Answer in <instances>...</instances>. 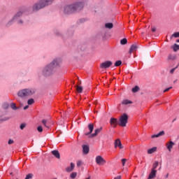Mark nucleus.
Segmentation results:
<instances>
[{"instance_id":"3","label":"nucleus","mask_w":179,"mask_h":179,"mask_svg":"<svg viewBox=\"0 0 179 179\" xmlns=\"http://www.w3.org/2000/svg\"><path fill=\"white\" fill-rule=\"evenodd\" d=\"M31 7L22 6L20 8L19 11L14 15L13 20H16L18 17H22L23 13H30L31 12Z\"/></svg>"},{"instance_id":"4","label":"nucleus","mask_w":179,"mask_h":179,"mask_svg":"<svg viewBox=\"0 0 179 179\" xmlns=\"http://www.w3.org/2000/svg\"><path fill=\"white\" fill-rule=\"evenodd\" d=\"M36 92L34 90L30 89H24L21 90L17 92L18 97H21L22 99L24 97H29V96H33Z\"/></svg>"},{"instance_id":"61","label":"nucleus","mask_w":179,"mask_h":179,"mask_svg":"<svg viewBox=\"0 0 179 179\" xmlns=\"http://www.w3.org/2000/svg\"><path fill=\"white\" fill-rule=\"evenodd\" d=\"M85 179H90V176H89L88 178H85Z\"/></svg>"},{"instance_id":"6","label":"nucleus","mask_w":179,"mask_h":179,"mask_svg":"<svg viewBox=\"0 0 179 179\" xmlns=\"http://www.w3.org/2000/svg\"><path fill=\"white\" fill-rule=\"evenodd\" d=\"M128 115L127 113H123L119 118V125L120 127H127L128 124Z\"/></svg>"},{"instance_id":"27","label":"nucleus","mask_w":179,"mask_h":179,"mask_svg":"<svg viewBox=\"0 0 179 179\" xmlns=\"http://www.w3.org/2000/svg\"><path fill=\"white\" fill-rule=\"evenodd\" d=\"M138 90H140L139 86L136 85L134 88H132L131 92H133V93H138Z\"/></svg>"},{"instance_id":"60","label":"nucleus","mask_w":179,"mask_h":179,"mask_svg":"<svg viewBox=\"0 0 179 179\" xmlns=\"http://www.w3.org/2000/svg\"><path fill=\"white\" fill-rule=\"evenodd\" d=\"M166 178L169 177V173L166 174Z\"/></svg>"},{"instance_id":"13","label":"nucleus","mask_w":179,"mask_h":179,"mask_svg":"<svg viewBox=\"0 0 179 179\" xmlns=\"http://www.w3.org/2000/svg\"><path fill=\"white\" fill-rule=\"evenodd\" d=\"M101 129H103V127H101L99 129H95V132L94 134H92L91 135L89 136V138H94V136H97L99 134L101 131Z\"/></svg>"},{"instance_id":"45","label":"nucleus","mask_w":179,"mask_h":179,"mask_svg":"<svg viewBox=\"0 0 179 179\" xmlns=\"http://www.w3.org/2000/svg\"><path fill=\"white\" fill-rule=\"evenodd\" d=\"M171 89H173V87H170L169 88H166L164 90V93H166V92H169V90H170Z\"/></svg>"},{"instance_id":"64","label":"nucleus","mask_w":179,"mask_h":179,"mask_svg":"<svg viewBox=\"0 0 179 179\" xmlns=\"http://www.w3.org/2000/svg\"><path fill=\"white\" fill-rule=\"evenodd\" d=\"M16 179H18V178H16Z\"/></svg>"},{"instance_id":"38","label":"nucleus","mask_w":179,"mask_h":179,"mask_svg":"<svg viewBox=\"0 0 179 179\" xmlns=\"http://www.w3.org/2000/svg\"><path fill=\"white\" fill-rule=\"evenodd\" d=\"M3 108L4 110H8V108H9V103H4L3 106Z\"/></svg>"},{"instance_id":"42","label":"nucleus","mask_w":179,"mask_h":179,"mask_svg":"<svg viewBox=\"0 0 179 179\" xmlns=\"http://www.w3.org/2000/svg\"><path fill=\"white\" fill-rule=\"evenodd\" d=\"M178 68V66H177L176 67L172 69L171 71H170V73H174V71Z\"/></svg>"},{"instance_id":"21","label":"nucleus","mask_w":179,"mask_h":179,"mask_svg":"<svg viewBox=\"0 0 179 179\" xmlns=\"http://www.w3.org/2000/svg\"><path fill=\"white\" fill-rule=\"evenodd\" d=\"M75 87H76L78 93H82V92H83V87L76 85H75Z\"/></svg>"},{"instance_id":"2","label":"nucleus","mask_w":179,"mask_h":179,"mask_svg":"<svg viewBox=\"0 0 179 179\" xmlns=\"http://www.w3.org/2000/svg\"><path fill=\"white\" fill-rule=\"evenodd\" d=\"M54 1L55 0H39L32 6V10L33 12H38L40 9H44L50 5H52Z\"/></svg>"},{"instance_id":"16","label":"nucleus","mask_w":179,"mask_h":179,"mask_svg":"<svg viewBox=\"0 0 179 179\" xmlns=\"http://www.w3.org/2000/svg\"><path fill=\"white\" fill-rule=\"evenodd\" d=\"M73 169H75V164L71 162V166L66 168V171H67V173H71V171H73Z\"/></svg>"},{"instance_id":"11","label":"nucleus","mask_w":179,"mask_h":179,"mask_svg":"<svg viewBox=\"0 0 179 179\" xmlns=\"http://www.w3.org/2000/svg\"><path fill=\"white\" fill-rule=\"evenodd\" d=\"M114 145L115 148H119L120 149H124V146H122V143H121V140L120 138L115 141Z\"/></svg>"},{"instance_id":"40","label":"nucleus","mask_w":179,"mask_h":179,"mask_svg":"<svg viewBox=\"0 0 179 179\" xmlns=\"http://www.w3.org/2000/svg\"><path fill=\"white\" fill-rule=\"evenodd\" d=\"M10 117H5L1 119V122L8 121V120H10Z\"/></svg>"},{"instance_id":"15","label":"nucleus","mask_w":179,"mask_h":179,"mask_svg":"<svg viewBox=\"0 0 179 179\" xmlns=\"http://www.w3.org/2000/svg\"><path fill=\"white\" fill-rule=\"evenodd\" d=\"M52 155L55 156L57 159H61V155H59V152L57 150H52Z\"/></svg>"},{"instance_id":"10","label":"nucleus","mask_w":179,"mask_h":179,"mask_svg":"<svg viewBox=\"0 0 179 179\" xmlns=\"http://www.w3.org/2000/svg\"><path fill=\"white\" fill-rule=\"evenodd\" d=\"M96 164H99V166H101L103 164H105L106 161L103 157L99 155L96 157Z\"/></svg>"},{"instance_id":"41","label":"nucleus","mask_w":179,"mask_h":179,"mask_svg":"<svg viewBox=\"0 0 179 179\" xmlns=\"http://www.w3.org/2000/svg\"><path fill=\"white\" fill-rule=\"evenodd\" d=\"M37 131H38V132H43V127H42V126H38V127H37Z\"/></svg>"},{"instance_id":"1","label":"nucleus","mask_w":179,"mask_h":179,"mask_svg":"<svg viewBox=\"0 0 179 179\" xmlns=\"http://www.w3.org/2000/svg\"><path fill=\"white\" fill-rule=\"evenodd\" d=\"M58 68H59V64L58 63V60L55 59L43 68L42 75L45 78H50V76H52L55 73Z\"/></svg>"},{"instance_id":"57","label":"nucleus","mask_w":179,"mask_h":179,"mask_svg":"<svg viewBox=\"0 0 179 179\" xmlns=\"http://www.w3.org/2000/svg\"><path fill=\"white\" fill-rule=\"evenodd\" d=\"M176 43H179V39H177V40H176Z\"/></svg>"},{"instance_id":"30","label":"nucleus","mask_w":179,"mask_h":179,"mask_svg":"<svg viewBox=\"0 0 179 179\" xmlns=\"http://www.w3.org/2000/svg\"><path fill=\"white\" fill-rule=\"evenodd\" d=\"M173 37H175V38H178L179 32H175L173 34H172L171 36V40L173 39Z\"/></svg>"},{"instance_id":"12","label":"nucleus","mask_w":179,"mask_h":179,"mask_svg":"<svg viewBox=\"0 0 179 179\" xmlns=\"http://www.w3.org/2000/svg\"><path fill=\"white\" fill-rule=\"evenodd\" d=\"M83 153L84 155H89V152H90V148L87 145H83Z\"/></svg>"},{"instance_id":"17","label":"nucleus","mask_w":179,"mask_h":179,"mask_svg":"<svg viewBox=\"0 0 179 179\" xmlns=\"http://www.w3.org/2000/svg\"><path fill=\"white\" fill-rule=\"evenodd\" d=\"M136 50H138V45H131V46L129 50V54H132V51H136Z\"/></svg>"},{"instance_id":"50","label":"nucleus","mask_w":179,"mask_h":179,"mask_svg":"<svg viewBox=\"0 0 179 179\" xmlns=\"http://www.w3.org/2000/svg\"><path fill=\"white\" fill-rule=\"evenodd\" d=\"M91 134H92V133H90V131H89V132L85 134V135L86 136H89V135H91Z\"/></svg>"},{"instance_id":"32","label":"nucleus","mask_w":179,"mask_h":179,"mask_svg":"<svg viewBox=\"0 0 179 179\" xmlns=\"http://www.w3.org/2000/svg\"><path fill=\"white\" fill-rule=\"evenodd\" d=\"M34 103V99H29L28 101H27V104L29 106H31V104H33Z\"/></svg>"},{"instance_id":"51","label":"nucleus","mask_w":179,"mask_h":179,"mask_svg":"<svg viewBox=\"0 0 179 179\" xmlns=\"http://www.w3.org/2000/svg\"><path fill=\"white\" fill-rule=\"evenodd\" d=\"M114 179H121V176H117L115 177Z\"/></svg>"},{"instance_id":"63","label":"nucleus","mask_w":179,"mask_h":179,"mask_svg":"<svg viewBox=\"0 0 179 179\" xmlns=\"http://www.w3.org/2000/svg\"><path fill=\"white\" fill-rule=\"evenodd\" d=\"M78 78V79H79V77H77Z\"/></svg>"},{"instance_id":"25","label":"nucleus","mask_w":179,"mask_h":179,"mask_svg":"<svg viewBox=\"0 0 179 179\" xmlns=\"http://www.w3.org/2000/svg\"><path fill=\"white\" fill-rule=\"evenodd\" d=\"M88 128L90 129V134H92V132H93V129H94V124H88Z\"/></svg>"},{"instance_id":"44","label":"nucleus","mask_w":179,"mask_h":179,"mask_svg":"<svg viewBox=\"0 0 179 179\" xmlns=\"http://www.w3.org/2000/svg\"><path fill=\"white\" fill-rule=\"evenodd\" d=\"M82 166V161H78L77 162V167H80Z\"/></svg>"},{"instance_id":"19","label":"nucleus","mask_w":179,"mask_h":179,"mask_svg":"<svg viewBox=\"0 0 179 179\" xmlns=\"http://www.w3.org/2000/svg\"><path fill=\"white\" fill-rule=\"evenodd\" d=\"M105 27L106 29H109L110 30H111V29L114 27V24L111 22H108L105 24Z\"/></svg>"},{"instance_id":"48","label":"nucleus","mask_w":179,"mask_h":179,"mask_svg":"<svg viewBox=\"0 0 179 179\" xmlns=\"http://www.w3.org/2000/svg\"><path fill=\"white\" fill-rule=\"evenodd\" d=\"M168 59H176V57H173V56L169 55Z\"/></svg>"},{"instance_id":"49","label":"nucleus","mask_w":179,"mask_h":179,"mask_svg":"<svg viewBox=\"0 0 179 179\" xmlns=\"http://www.w3.org/2000/svg\"><path fill=\"white\" fill-rule=\"evenodd\" d=\"M151 30H152V33H155L156 31V27H152Z\"/></svg>"},{"instance_id":"14","label":"nucleus","mask_w":179,"mask_h":179,"mask_svg":"<svg viewBox=\"0 0 179 179\" xmlns=\"http://www.w3.org/2000/svg\"><path fill=\"white\" fill-rule=\"evenodd\" d=\"M166 145L169 152H171V149H173V146H174L175 143L172 141H170L169 142L166 143Z\"/></svg>"},{"instance_id":"53","label":"nucleus","mask_w":179,"mask_h":179,"mask_svg":"<svg viewBox=\"0 0 179 179\" xmlns=\"http://www.w3.org/2000/svg\"><path fill=\"white\" fill-rule=\"evenodd\" d=\"M27 108H29V106H28V105H27V106H25L24 107V110H27Z\"/></svg>"},{"instance_id":"56","label":"nucleus","mask_w":179,"mask_h":179,"mask_svg":"<svg viewBox=\"0 0 179 179\" xmlns=\"http://www.w3.org/2000/svg\"><path fill=\"white\" fill-rule=\"evenodd\" d=\"M80 20V22H85V20L84 19H81V20Z\"/></svg>"},{"instance_id":"46","label":"nucleus","mask_w":179,"mask_h":179,"mask_svg":"<svg viewBox=\"0 0 179 179\" xmlns=\"http://www.w3.org/2000/svg\"><path fill=\"white\" fill-rule=\"evenodd\" d=\"M13 142H14L13 140L9 139L8 143V145H12V143H13Z\"/></svg>"},{"instance_id":"37","label":"nucleus","mask_w":179,"mask_h":179,"mask_svg":"<svg viewBox=\"0 0 179 179\" xmlns=\"http://www.w3.org/2000/svg\"><path fill=\"white\" fill-rule=\"evenodd\" d=\"M31 178H33V174L32 173H29L25 177V179H31Z\"/></svg>"},{"instance_id":"8","label":"nucleus","mask_w":179,"mask_h":179,"mask_svg":"<svg viewBox=\"0 0 179 179\" xmlns=\"http://www.w3.org/2000/svg\"><path fill=\"white\" fill-rule=\"evenodd\" d=\"M111 65H113V62H111V61H106L104 62H102L100 64V68L101 69H107V68H110V66H111Z\"/></svg>"},{"instance_id":"62","label":"nucleus","mask_w":179,"mask_h":179,"mask_svg":"<svg viewBox=\"0 0 179 179\" xmlns=\"http://www.w3.org/2000/svg\"><path fill=\"white\" fill-rule=\"evenodd\" d=\"M94 104H97V102H95Z\"/></svg>"},{"instance_id":"47","label":"nucleus","mask_w":179,"mask_h":179,"mask_svg":"<svg viewBox=\"0 0 179 179\" xmlns=\"http://www.w3.org/2000/svg\"><path fill=\"white\" fill-rule=\"evenodd\" d=\"M17 24H23V20H19L17 21Z\"/></svg>"},{"instance_id":"31","label":"nucleus","mask_w":179,"mask_h":179,"mask_svg":"<svg viewBox=\"0 0 179 179\" xmlns=\"http://www.w3.org/2000/svg\"><path fill=\"white\" fill-rule=\"evenodd\" d=\"M13 20H15L13 18L11 20H10L8 22H7L6 24V27H10V26H12V23H13Z\"/></svg>"},{"instance_id":"26","label":"nucleus","mask_w":179,"mask_h":179,"mask_svg":"<svg viewBox=\"0 0 179 179\" xmlns=\"http://www.w3.org/2000/svg\"><path fill=\"white\" fill-rule=\"evenodd\" d=\"M159 167V162L156 161L153 164H152V168L151 170H156Z\"/></svg>"},{"instance_id":"33","label":"nucleus","mask_w":179,"mask_h":179,"mask_svg":"<svg viewBox=\"0 0 179 179\" xmlns=\"http://www.w3.org/2000/svg\"><path fill=\"white\" fill-rule=\"evenodd\" d=\"M122 62L121 60H118L117 62H115V66H120V65H122Z\"/></svg>"},{"instance_id":"35","label":"nucleus","mask_w":179,"mask_h":179,"mask_svg":"<svg viewBox=\"0 0 179 179\" xmlns=\"http://www.w3.org/2000/svg\"><path fill=\"white\" fill-rule=\"evenodd\" d=\"M164 134H165L164 131H162L157 134V138H160V136H163V135H164Z\"/></svg>"},{"instance_id":"36","label":"nucleus","mask_w":179,"mask_h":179,"mask_svg":"<svg viewBox=\"0 0 179 179\" xmlns=\"http://www.w3.org/2000/svg\"><path fill=\"white\" fill-rule=\"evenodd\" d=\"M164 134H165L164 131H162L157 134V138H160V136H163V135H164Z\"/></svg>"},{"instance_id":"29","label":"nucleus","mask_w":179,"mask_h":179,"mask_svg":"<svg viewBox=\"0 0 179 179\" xmlns=\"http://www.w3.org/2000/svg\"><path fill=\"white\" fill-rule=\"evenodd\" d=\"M127 43H128V40H127V38H125L120 40V44L122 45H125V44H127Z\"/></svg>"},{"instance_id":"59","label":"nucleus","mask_w":179,"mask_h":179,"mask_svg":"<svg viewBox=\"0 0 179 179\" xmlns=\"http://www.w3.org/2000/svg\"><path fill=\"white\" fill-rule=\"evenodd\" d=\"M10 176H13V173H10Z\"/></svg>"},{"instance_id":"55","label":"nucleus","mask_w":179,"mask_h":179,"mask_svg":"<svg viewBox=\"0 0 179 179\" xmlns=\"http://www.w3.org/2000/svg\"><path fill=\"white\" fill-rule=\"evenodd\" d=\"M78 85H82V81L80 80Z\"/></svg>"},{"instance_id":"39","label":"nucleus","mask_w":179,"mask_h":179,"mask_svg":"<svg viewBox=\"0 0 179 179\" xmlns=\"http://www.w3.org/2000/svg\"><path fill=\"white\" fill-rule=\"evenodd\" d=\"M20 129L23 130L26 128V123H22L20 126Z\"/></svg>"},{"instance_id":"34","label":"nucleus","mask_w":179,"mask_h":179,"mask_svg":"<svg viewBox=\"0 0 179 179\" xmlns=\"http://www.w3.org/2000/svg\"><path fill=\"white\" fill-rule=\"evenodd\" d=\"M76 176H78V173L76 172H73L71 173L70 177L71 178H76Z\"/></svg>"},{"instance_id":"54","label":"nucleus","mask_w":179,"mask_h":179,"mask_svg":"<svg viewBox=\"0 0 179 179\" xmlns=\"http://www.w3.org/2000/svg\"><path fill=\"white\" fill-rule=\"evenodd\" d=\"M56 34H57V36H61V33H59V31H56Z\"/></svg>"},{"instance_id":"5","label":"nucleus","mask_w":179,"mask_h":179,"mask_svg":"<svg viewBox=\"0 0 179 179\" xmlns=\"http://www.w3.org/2000/svg\"><path fill=\"white\" fill-rule=\"evenodd\" d=\"M74 13L80 12L85 8V3L83 1H76L72 3Z\"/></svg>"},{"instance_id":"23","label":"nucleus","mask_w":179,"mask_h":179,"mask_svg":"<svg viewBox=\"0 0 179 179\" xmlns=\"http://www.w3.org/2000/svg\"><path fill=\"white\" fill-rule=\"evenodd\" d=\"M78 50H80V51H85L86 50V45L85 44H80L78 45Z\"/></svg>"},{"instance_id":"20","label":"nucleus","mask_w":179,"mask_h":179,"mask_svg":"<svg viewBox=\"0 0 179 179\" xmlns=\"http://www.w3.org/2000/svg\"><path fill=\"white\" fill-rule=\"evenodd\" d=\"M171 48L173 50L174 52H177V51L179 50V45L174 43L173 45L171 46Z\"/></svg>"},{"instance_id":"9","label":"nucleus","mask_w":179,"mask_h":179,"mask_svg":"<svg viewBox=\"0 0 179 179\" xmlns=\"http://www.w3.org/2000/svg\"><path fill=\"white\" fill-rule=\"evenodd\" d=\"M110 124L113 127V128H115L117 125H120V122L119 120L117 118L110 117Z\"/></svg>"},{"instance_id":"28","label":"nucleus","mask_w":179,"mask_h":179,"mask_svg":"<svg viewBox=\"0 0 179 179\" xmlns=\"http://www.w3.org/2000/svg\"><path fill=\"white\" fill-rule=\"evenodd\" d=\"M42 124L43 125H44V127H45L46 128H50V127H48V120L44 119L42 120Z\"/></svg>"},{"instance_id":"58","label":"nucleus","mask_w":179,"mask_h":179,"mask_svg":"<svg viewBox=\"0 0 179 179\" xmlns=\"http://www.w3.org/2000/svg\"><path fill=\"white\" fill-rule=\"evenodd\" d=\"M176 119L175 118V119L172 121V122H174V121H176Z\"/></svg>"},{"instance_id":"18","label":"nucleus","mask_w":179,"mask_h":179,"mask_svg":"<svg viewBox=\"0 0 179 179\" xmlns=\"http://www.w3.org/2000/svg\"><path fill=\"white\" fill-rule=\"evenodd\" d=\"M10 108H12V110H13L14 111H16V110H19V108H20V107L16 106V103H11L10 104Z\"/></svg>"},{"instance_id":"7","label":"nucleus","mask_w":179,"mask_h":179,"mask_svg":"<svg viewBox=\"0 0 179 179\" xmlns=\"http://www.w3.org/2000/svg\"><path fill=\"white\" fill-rule=\"evenodd\" d=\"M63 13L64 15H72V13H75L73 4L64 6L63 8Z\"/></svg>"},{"instance_id":"43","label":"nucleus","mask_w":179,"mask_h":179,"mask_svg":"<svg viewBox=\"0 0 179 179\" xmlns=\"http://www.w3.org/2000/svg\"><path fill=\"white\" fill-rule=\"evenodd\" d=\"M127 159H122V166H125V163H127Z\"/></svg>"},{"instance_id":"22","label":"nucleus","mask_w":179,"mask_h":179,"mask_svg":"<svg viewBox=\"0 0 179 179\" xmlns=\"http://www.w3.org/2000/svg\"><path fill=\"white\" fill-rule=\"evenodd\" d=\"M156 150H157V148L153 147L148 150V155H152V153H155V152H156Z\"/></svg>"},{"instance_id":"52","label":"nucleus","mask_w":179,"mask_h":179,"mask_svg":"<svg viewBox=\"0 0 179 179\" xmlns=\"http://www.w3.org/2000/svg\"><path fill=\"white\" fill-rule=\"evenodd\" d=\"M151 138H158L157 137V134H154V135H152V136H151Z\"/></svg>"},{"instance_id":"24","label":"nucleus","mask_w":179,"mask_h":179,"mask_svg":"<svg viewBox=\"0 0 179 179\" xmlns=\"http://www.w3.org/2000/svg\"><path fill=\"white\" fill-rule=\"evenodd\" d=\"M122 104L127 106V104H132V101L128 99H124L122 101Z\"/></svg>"}]
</instances>
